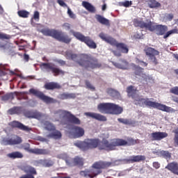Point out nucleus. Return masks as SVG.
<instances>
[{
  "instance_id": "obj_1",
  "label": "nucleus",
  "mask_w": 178,
  "mask_h": 178,
  "mask_svg": "<svg viewBox=\"0 0 178 178\" xmlns=\"http://www.w3.org/2000/svg\"><path fill=\"white\" fill-rule=\"evenodd\" d=\"M67 59H72L75 60L86 69H97V67H101V64L98 63V61L93 60L87 54H82L78 56L76 54H73L72 51H68L66 52Z\"/></svg>"
},
{
  "instance_id": "obj_2",
  "label": "nucleus",
  "mask_w": 178,
  "mask_h": 178,
  "mask_svg": "<svg viewBox=\"0 0 178 178\" xmlns=\"http://www.w3.org/2000/svg\"><path fill=\"white\" fill-rule=\"evenodd\" d=\"M134 24L136 27H140L149 31H155L158 35H163L168 31V26L165 25H157L156 23L147 20L146 22L138 19L134 20Z\"/></svg>"
},
{
  "instance_id": "obj_3",
  "label": "nucleus",
  "mask_w": 178,
  "mask_h": 178,
  "mask_svg": "<svg viewBox=\"0 0 178 178\" xmlns=\"http://www.w3.org/2000/svg\"><path fill=\"white\" fill-rule=\"evenodd\" d=\"M112 165V163L108 161H98L92 165V168L91 170H86L84 171H81V176L86 178H94L100 173H102V169H106Z\"/></svg>"
},
{
  "instance_id": "obj_4",
  "label": "nucleus",
  "mask_w": 178,
  "mask_h": 178,
  "mask_svg": "<svg viewBox=\"0 0 178 178\" xmlns=\"http://www.w3.org/2000/svg\"><path fill=\"white\" fill-rule=\"evenodd\" d=\"M135 105H139V106H150V108H154L162 111L163 112H173L172 107H169L166 105L152 102L149 99H143L142 97L138 98L134 101Z\"/></svg>"
},
{
  "instance_id": "obj_5",
  "label": "nucleus",
  "mask_w": 178,
  "mask_h": 178,
  "mask_svg": "<svg viewBox=\"0 0 178 178\" xmlns=\"http://www.w3.org/2000/svg\"><path fill=\"white\" fill-rule=\"evenodd\" d=\"M135 105H139V106H150V108H154L162 111L163 112H173L172 107H169L166 105L152 102L149 99H143L142 97L138 98L134 101Z\"/></svg>"
},
{
  "instance_id": "obj_6",
  "label": "nucleus",
  "mask_w": 178,
  "mask_h": 178,
  "mask_svg": "<svg viewBox=\"0 0 178 178\" xmlns=\"http://www.w3.org/2000/svg\"><path fill=\"white\" fill-rule=\"evenodd\" d=\"M54 118H56V121L63 122L64 120H70L71 123L74 124H80L81 121L74 115H72L70 112L66 111L65 110H57L54 111Z\"/></svg>"
},
{
  "instance_id": "obj_7",
  "label": "nucleus",
  "mask_w": 178,
  "mask_h": 178,
  "mask_svg": "<svg viewBox=\"0 0 178 178\" xmlns=\"http://www.w3.org/2000/svg\"><path fill=\"white\" fill-rule=\"evenodd\" d=\"M99 37L103 40L105 41V42H107L108 44H110L111 45H113L114 47H116L118 51H120L122 52V54H128L129 53V47H127V45L124 43H118L116 42V40H115L111 36H108L106 34L104 33H101L99 35Z\"/></svg>"
},
{
  "instance_id": "obj_8",
  "label": "nucleus",
  "mask_w": 178,
  "mask_h": 178,
  "mask_svg": "<svg viewBox=\"0 0 178 178\" xmlns=\"http://www.w3.org/2000/svg\"><path fill=\"white\" fill-rule=\"evenodd\" d=\"M99 139H86L83 142L76 141L74 143L75 147H77L82 151H87V149H90L91 148H97L98 145L100 144Z\"/></svg>"
},
{
  "instance_id": "obj_9",
  "label": "nucleus",
  "mask_w": 178,
  "mask_h": 178,
  "mask_svg": "<svg viewBox=\"0 0 178 178\" xmlns=\"http://www.w3.org/2000/svg\"><path fill=\"white\" fill-rule=\"evenodd\" d=\"M127 144V142L123 139H113L110 143L108 140L103 139L102 145H99V149H105L106 151H112L115 149V147L126 145Z\"/></svg>"
},
{
  "instance_id": "obj_10",
  "label": "nucleus",
  "mask_w": 178,
  "mask_h": 178,
  "mask_svg": "<svg viewBox=\"0 0 178 178\" xmlns=\"http://www.w3.org/2000/svg\"><path fill=\"white\" fill-rule=\"evenodd\" d=\"M70 33L76 38L77 40H79V41H81L82 42H85L89 48H92L93 49H95L97 48V44L92 40H91L90 37L88 36H84L83 34H81L80 32H74L73 30L70 31Z\"/></svg>"
},
{
  "instance_id": "obj_11",
  "label": "nucleus",
  "mask_w": 178,
  "mask_h": 178,
  "mask_svg": "<svg viewBox=\"0 0 178 178\" xmlns=\"http://www.w3.org/2000/svg\"><path fill=\"white\" fill-rule=\"evenodd\" d=\"M58 158H59L60 159H64L67 166H75V165H79V166H83V161L82 158L75 157L74 159H72L66 154H61L58 156Z\"/></svg>"
},
{
  "instance_id": "obj_12",
  "label": "nucleus",
  "mask_w": 178,
  "mask_h": 178,
  "mask_svg": "<svg viewBox=\"0 0 178 178\" xmlns=\"http://www.w3.org/2000/svg\"><path fill=\"white\" fill-rule=\"evenodd\" d=\"M67 133L71 138H79L84 136V129L80 127H71L67 131Z\"/></svg>"
},
{
  "instance_id": "obj_13",
  "label": "nucleus",
  "mask_w": 178,
  "mask_h": 178,
  "mask_svg": "<svg viewBox=\"0 0 178 178\" xmlns=\"http://www.w3.org/2000/svg\"><path fill=\"white\" fill-rule=\"evenodd\" d=\"M40 67L43 72H52L54 76L65 74V72L59 68L55 67V65L52 63H42L40 65Z\"/></svg>"
},
{
  "instance_id": "obj_14",
  "label": "nucleus",
  "mask_w": 178,
  "mask_h": 178,
  "mask_svg": "<svg viewBox=\"0 0 178 178\" xmlns=\"http://www.w3.org/2000/svg\"><path fill=\"white\" fill-rule=\"evenodd\" d=\"M44 129L49 131H53L52 134L47 135L49 138H60L62 137V134L59 131L55 130V126L49 122H45L44 123Z\"/></svg>"
},
{
  "instance_id": "obj_15",
  "label": "nucleus",
  "mask_w": 178,
  "mask_h": 178,
  "mask_svg": "<svg viewBox=\"0 0 178 178\" xmlns=\"http://www.w3.org/2000/svg\"><path fill=\"white\" fill-rule=\"evenodd\" d=\"M29 92H31V94H33V95H35V97H38V98H40V99H42V101L46 104H55V102H56V100L49 97L45 96L44 93L35 89H30Z\"/></svg>"
},
{
  "instance_id": "obj_16",
  "label": "nucleus",
  "mask_w": 178,
  "mask_h": 178,
  "mask_svg": "<svg viewBox=\"0 0 178 178\" xmlns=\"http://www.w3.org/2000/svg\"><path fill=\"white\" fill-rule=\"evenodd\" d=\"M145 52L147 56H149V58L150 60L154 63V65H156L158 62L156 61V56L159 55V51L158 50H156L155 49L152 47H145Z\"/></svg>"
},
{
  "instance_id": "obj_17",
  "label": "nucleus",
  "mask_w": 178,
  "mask_h": 178,
  "mask_svg": "<svg viewBox=\"0 0 178 178\" xmlns=\"http://www.w3.org/2000/svg\"><path fill=\"white\" fill-rule=\"evenodd\" d=\"M136 75L140 76L142 80H145L146 83H154V78L149 75L144 74L143 68L137 67L136 70Z\"/></svg>"
},
{
  "instance_id": "obj_18",
  "label": "nucleus",
  "mask_w": 178,
  "mask_h": 178,
  "mask_svg": "<svg viewBox=\"0 0 178 178\" xmlns=\"http://www.w3.org/2000/svg\"><path fill=\"white\" fill-rule=\"evenodd\" d=\"M112 103H100L97 106V109L100 113L111 115Z\"/></svg>"
},
{
  "instance_id": "obj_19",
  "label": "nucleus",
  "mask_w": 178,
  "mask_h": 178,
  "mask_svg": "<svg viewBox=\"0 0 178 178\" xmlns=\"http://www.w3.org/2000/svg\"><path fill=\"white\" fill-rule=\"evenodd\" d=\"M84 115L85 116H87V118H91L92 119H95V120H99V122H106V117L99 113L86 112L84 113Z\"/></svg>"
},
{
  "instance_id": "obj_20",
  "label": "nucleus",
  "mask_w": 178,
  "mask_h": 178,
  "mask_svg": "<svg viewBox=\"0 0 178 178\" xmlns=\"http://www.w3.org/2000/svg\"><path fill=\"white\" fill-rule=\"evenodd\" d=\"M166 137H168L166 132L156 131L150 134V138H152L153 141H161V140L166 138Z\"/></svg>"
},
{
  "instance_id": "obj_21",
  "label": "nucleus",
  "mask_w": 178,
  "mask_h": 178,
  "mask_svg": "<svg viewBox=\"0 0 178 178\" xmlns=\"http://www.w3.org/2000/svg\"><path fill=\"white\" fill-rule=\"evenodd\" d=\"M56 40H58L61 42H65V44H69V42L72 41V39L69 38V35L58 31H57Z\"/></svg>"
},
{
  "instance_id": "obj_22",
  "label": "nucleus",
  "mask_w": 178,
  "mask_h": 178,
  "mask_svg": "<svg viewBox=\"0 0 178 178\" xmlns=\"http://www.w3.org/2000/svg\"><path fill=\"white\" fill-rule=\"evenodd\" d=\"M127 92L128 97L134 99V102L136 101V99L138 100V98H140V96L137 93V90H136L133 86H129L127 89Z\"/></svg>"
},
{
  "instance_id": "obj_23",
  "label": "nucleus",
  "mask_w": 178,
  "mask_h": 178,
  "mask_svg": "<svg viewBox=\"0 0 178 178\" xmlns=\"http://www.w3.org/2000/svg\"><path fill=\"white\" fill-rule=\"evenodd\" d=\"M123 112V108L118 104L112 103L110 115H120Z\"/></svg>"
},
{
  "instance_id": "obj_24",
  "label": "nucleus",
  "mask_w": 178,
  "mask_h": 178,
  "mask_svg": "<svg viewBox=\"0 0 178 178\" xmlns=\"http://www.w3.org/2000/svg\"><path fill=\"white\" fill-rule=\"evenodd\" d=\"M41 33H42L44 35H49V37H53V38H56V35L58 34V31L55 29H42Z\"/></svg>"
},
{
  "instance_id": "obj_25",
  "label": "nucleus",
  "mask_w": 178,
  "mask_h": 178,
  "mask_svg": "<svg viewBox=\"0 0 178 178\" xmlns=\"http://www.w3.org/2000/svg\"><path fill=\"white\" fill-rule=\"evenodd\" d=\"M30 154H35V155H47L49 154V150L47 149L34 148L30 150Z\"/></svg>"
},
{
  "instance_id": "obj_26",
  "label": "nucleus",
  "mask_w": 178,
  "mask_h": 178,
  "mask_svg": "<svg viewBox=\"0 0 178 178\" xmlns=\"http://www.w3.org/2000/svg\"><path fill=\"white\" fill-rule=\"evenodd\" d=\"M141 161H145V156L143 155H137V156H131L127 159V162H141Z\"/></svg>"
},
{
  "instance_id": "obj_27",
  "label": "nucleus",
  "mask_w": 178,
  "mask_h": 178,
  "mask_svg": "<svg viewBox=\"0 0 178 178\" xmlns=\"http://www.w3.org/2000/svg\"><path fill=\"white\" fill-rule=\"evenodd\" d=\"M22 170L25 173H29V175H32L34 176V175H37V171L35 170V168L31 165H24L22 167Z\"/></svg>"
},
{
  "instance_id": "obj_28",
  "label": "nucleus",
  "mask_w": 178,
  "mask_h": 178,
  "mask_svg": "<svg viewBox=\"0 0 178 178\" xmlns=\"http://www.w3.org/2000/svg\"><path fill=\"white\" fill-rule=\"evenodd\" d=\"M82 6L90 13H95V7L88 1H83Z\"/></svg>"
},
{
  "instance_id": "obj_29",
  "label": "nucleus",
  "mask_w": 178,
  "mask_h": 178,
  "mask_svg": "<svg viewBox=\"0 0 178 178\" xmlns=\"http://www.w3.org/2000/svg\"><path fill=\"white\" fill-rule=\"evenodd\" d=\"M165 169L170 170L175 175L178 176V165L176 163H170L166 167Z\"/></svg>"
},
{
  "instance_id": "obj_30",
  "label": "nucleus",
  "mask_w": 178,
  "mask_h": 178,
  "mask_svg": "<svg viewBox=\"0 0 178 178\" xmlns=\"http://www.w3.org/2000/svg\"><path fill=\"white\" fill-rule=\"evenodd\" d=\"M11 126L13 127H17L18 129H20V130H24V131H29L30 128L27 126H24L23 124L17 122V121H13L11 123Z\"/></svg>"
},
{
  "instance_id": "obj_31",
  "label": "nucleus",
  "mask_w": 178,
  "mask_h": 178,
  "mask_svg": "<svg viewBox=\"0 0 178 178\" xmlns=\"http://www.w3.org/2000/svg\"><path fill=\"white\" fill-rule=\"evenodd\" d=\"M112 63L118 69L126 70L129 67V63L124 60H121L119 63L112 62Z\"/></svg>"
},
{
  "instance_id": "obj_32",
  "label": "nucleus",
  "mask_w": 178,
  "mask_h": 178,
  "mask_svg": "<svg viewBox=\"0 0 178 178\" xmlns=\"http://www.w3.org/2000/svg\"><path fill=\"white\" fill-rule=\"evenodd\" d=\"M26 116L27 118H31L32 119H38V120H40L41 118H42V114H41V113L40 112L34 111L26 113Z\"/></svg>"
},
{
  "instance_id": "obj_33",
  "label": "nucleus",
  "mask_w": 178,
  "mask_h": 178,
  "mask_svg": "<svg viewBox=\"0 0 178 178\" xmlns=\"http://www.w3.org/2000/svg\"><path fill=\"white\" fill-rule=\"evenodd\" d=\"M106 92L107 94H108V95L113 97V98L120 99V93H119V92H118L117 90H115L112 88H108L107 89Z\"/></svg>"
},
{
  "instance_id": "obj_34",
  "label": "nucleus",
  "mask_w": 178,
  "mask_h": 178,
  "mask_svg": "<svg viewBox=\"0 0 178 178\" xmlns=\"http://www.w3.org/2000/svg\"><path fill=\"white\" fill-rule=\"evenodd\" d=\"M8 158L10 159H22L23 158V154L20 152H13L7 154Z\"/></svg>"
},
{
  "instance_id": "obj_35",
  "label": "nucleus",
  "mask_w": 178,
  "mask_h": 178,
  "mask_svg": "<svg viewBox=\"0 0 178 178\" xmlns=\"http://www.w3.org/2000/svg\"><path fill=\"white\" fill-rule=\"evenodd\" d=\"M95 19L101 23V24H104L105 26H109V20L99 15L95 16Z\"/></svg>"
},
{
  "instance_id": "obj_36",
  "label": "nucleus",
  "mask_w": 178,
  "mask_h": 178,
  "mask_svg": "<svg viewBox=\"0 0 178 178\" xmlns=\"http://www.w3.org/2000/svg\"><path fill=\"white\" fill-rule=\"evenodd\" d=\"M0 49L3 52H10L12 51V44L10 43L3 44L0 42Z\"/></svg>"
},
{
  "instance_id": "obj_37",
  "label": "nucleus",
  "mask_w": 178,
  "mask_h": 178,
  "mask_svg": "<svg viewBox=\"0 0 178 178\" xmlns=\"http://www.w3.org/2000/svg\"><path fill=\"white\" fill-rule=\"evenodd\" d=\"M46 90H54L55 88H60V85L57 83L51 82L44 85Z\"/></svg>"
},
{
  "instance_id": "obj_38",
  "label": "nucleus",
  "mask_w": 178,
  "mask_h": 178,
  "mask_svg": "<svg viewBox=\"0 0 178 178\" xmlns=\"http://www.w3.org/2000/svg\"><path fill=\"white\" fill-rule=\"evenodd\" d=\"M76 95L74 93H63L60 95L59 98L60 99H70V98H75Z\"/></svg>"
},
{
  "instance_id": "obj_39",
  "label": "nucleus",
  "mask_w": 178,
  "mask_h": 178,
  "mask_svg": "<svg viewBox=\"0 0 178 178\" xmlns=\"http://www.w3.org/2000/svg\"><path fill=\"white\" fill-rule=\"evenodd\" d=\"M10 138H11V145H16L17 144H20L22 142V138L17 136H13Z\"/></svg>"
},
{
  "instance_id": "obj_40",
  "label": "nucleus",
  "mask_w": 178,
  "mask_h": 178,
  "mask_svg": "<svg viewBox=\"0 0 178 178\" xmlns=\"http://www.w3.org/2000/svg\"><path fill=\"white\" fill-rule=\"evenodd\" d=\"M18 16L19 17H23V19H27L30 16V12L24 10H22L17 12Z\"/></svg>"
},
{
  "instance_id": "obj_41",
  "label": "nucleus",
  "mask_w": 178,
  "mask_h": 178,
  "mask_svg": "<svg viewBox=\"0 0 178 178\" xmlns=\"http://www.w3.org/2000/svg\"><path fill=\"white\" fill-rule=\"evenodd\" d=\"M149 8L152 9L154 8H159L161 6V3L156 0H149L148 2Z\"/></svg>"
},
{
  "instance_id": "obj_42",
  "label": "nucleus",
  "mask_w": 178,
  "mask_h": 178,
  "mask_svg": "<svg viewBox=\"0 0 178 178\" xmlns=\"http://www.w3.org/2000/svg\"><path fill=\"white\" fill-rule=\"evenodd\" d=\"M0 143L1 145H12L11 138H3Z\"/></svg>"
},
{
  "instance_id": "obj_43",
  "label": "nucleus",
  "mask_w": 178,
  "mask_h": 178,
  "mask_svg": "<svg viewBox=\"0 0 178 178\" xmlns=\"http://www.w3.org/2000/svg\"><path fill=\"white\" fill-rule=\"evenodd\" d=\"M119 6H124V8H129L133 5V2L131 1H124L118 3Z\"/></svg>"
},
{
  "instance_id": "obj_44",
  "label": "nucleus",
  "mask_w": 178,
  "mask_h": 178,
  "mask_svg": "<svg viewBox=\"0 0 178 178\" xmlns=\"http://www.w3.org/2000/svg\"><path fill=\"white\" fill-rule=\"evenodd\" d=\"M160 156H163V158H165V159H169L170 158V153L168 151H160Z\"/></svg>"
},
{
  "instance_id": "obj_45",
  "label": "nucleus",
  "mask_w": 178,
  "mask_h": 178,
  "mask_svg": "<svg viewBox=\"0 0 178 178\" xmlns=\"http://www.w3.org/2000/svg\"><path fill=\"white\" fill-rule=\"evenodd\" d=\"M172 34H177V29H172L169 31H168L163 36V38H168V37H170Z\"/></svg>"
},
{
  "instance_id": "obj_46",
  "label": "nucleus",
  "mask_w": 178,
  "mask_h": 178,
  "mask_svg": "<svg viewBox=\"0 0 178 178\" xmlns=\"http://www.w3.org/2000/svg\"><path fill=\"white\" fill-rule=\"evenodd\" d=\"M67 13L69 17H70V19H76V14H74V13H73V11H72L70 8H69V7H67Z\"/></svg>"
},
{
  "instance_id": "obj_47",
  "label": "nucleus",
  "mask_w": 178,
  "mask_h": 178,
  "mask_svg": "<svg viewBox=\"0 0 178 178\" xmlns=\"http://www.w3.org/2000/svg\"><path fill=\"white\" fill-rule=\"evenodd\" d=\"M57 3H58L60 6H62V8H68L67 4H66L63 0H57Z\"/></svg>"
},
{
  "instance_id": "obj_48",
  "label": "nucleus",
  "mask_w": 178,
  "mask_h": 178,
  "mask_svg": "<svg viewBox=\"0 0 178 178\" xmlns=\"http://www.w3.org/2000/svg\"><path fill=\"white\" fill-rule=\"evenodd\" d=\"M118 120L120 123H123V124H129L130 123L129 120L124 118H118Z\"/></svg>"
},
{
  "instance_id": "obj_49",
  "label": "nucleus",
  "mask_w": 178,
  "mask_h": 178,
  "mask_svg": "<svg viewBox=\"0 0 178 178\" xmlns=\"http://www.w3.org/2000/svg\"><path fill=\"white\" fill-rule=\"evenodd\" d=\"M15 94H16V92L6 95L3 97V99H13V95H15Z\"/></svg>"
},
{
  "instance_id": "obj_50",
  "label": "nucleus",
  "mask_w": 178,
  "mask_h": 178,
  "mask_svg": "<svg viewBox=\"0 0 178 178\" xmlns=\"http://www.w3.org/2000/svg\"><path fill=\"white\" fill-rule=\"evenodd\" d=\"M86 87L91 90L92 91H94L95 90V88L88 81H86Z\"/></svg>"
},
{
  "instance_id": "obj_51",
  "label": "nucleus",
  "mask_w": 178,
  "mask_h": 178,
  "mask_svg": "<svg viewBox=\"0 0 178 178\" xmlns=\"http://www.w3.org/2000/svg\"><path fill=\"white\" fill-rule=\"evenodd\" d=\"M33 19L35 20H40V13L38 11H35L33 13Z\"/></svg>"
},
{
  "instance_id": "obj_52",
  "label": "nucleus",
  "mask_w": 178,
  "mask_h": 178,
  "mask_svg": "<svg viewBox=\"0 0 178 178\" xmlns=\"http://www.w3.org/2000/svg\"><path fill=\"white\" fill-rule=\"evenodd\" d=\"M170 92H172V94H175V95H178V87L176 86V87L171 88Z\"/></svg>"
},
{
  "instance_id": "obj_53",
  "label": "nucleus",
  "mask_w": 178,
  "mask_h": 178,
  "mask_svg": "<svg viewBox=\"0 0 178 178\" xmlns=\"http://www.w3.org/2000/svg\"><path fill=\"white\" fill-rule=\"evenodd\" d=\"M24 149H25V151H27V152H29V153H30V151L33 149L30 148V144L29 143H25L24 145Z\"/></svg>"
},
{
  "instance_id": "obj_54",
  "label": "nucleus",
  "mask_w": 178,
  "mask_h": 178,
  "mask_svg": "<svg viewBox=\"0 0 178 178\" xmlns=\"http://www.w3.org/2000/svg\"><path fill=\"white\" fill-rule=\"evenodd\" d=\"M17 113V108L16 107L10 108L8 111V113H10V115H15V113Z\"/></svg>"
},
{
  "instance_id": "obj_55",
  "label": "nucleus",
  "mask_w": 178,
  "mask_h": 178,
  "mask_svg": "<svg viewBox=\"0 0 178 178\" xmlns=\"http://www.w3.org/2000/svg\"><path fill=\"white\" fill-rule=\"evenodd\" d=\"M63 27L64 30H66L67 31L70 30V24L69 23H65L62 25Z\"/></svg>"
},
{
  "instance_id": "obj_56",
  "label": "nucleus",
  "mask_w": 178,
  "mask_h": 178,
  "mask_svg": "<svg viewBox=\"0 0 178 178\" xmlns=\"http://www.w3.org/2000/svg\"><path fill=\"white\" fill-rule=\"evenodd\" d=\"M136 62L140 65V66H147V63H145L144 61L140 60L138 58H136Z\"/></svg>"
},
{
  "instance_id": "obj_57",
  "label": "nucleus",
  "mask_w": 178,
  "mask_h": 178,
  "mask_svg": "<svg viewBox=\"0 0 178 178\" xmlns=\"http://www.w3.org/2000/svg\"><path fill=\"white\" fill-rule=\"evenodd\" d=\"M37 140H38V141H41L42 143H48V139L44 138H42V137H41V136H38V137L37 138Z\"/></svg>"
},
{
  "instance_id": "obj_58",
  "label": "nucleus",
  "mask_w": 178,
  "mask_h": 178,
  "mask_svg": "<svg viewBox=\"0 0 178 178\" xmlns=\"http://www.w3.org/2000/svg\"><path fill=\"white\" fill-rule=\"evenodd\" d=\"M120 50L118 49L116 51H113V54L115 55V56H122V53H120Z\"/></svg>"
},
{
  "instance_id": "obj_59",
  "label": "nucleus",
  "mask_w": 178,
  "mask_h": 178,
  "mask_svg": "<svg viewBox=\"0 0 178 178\" xmlns=\"http://www.w3.org/2000/svg\"><path fill=\"white\" fill-rule=\"evenodd\" d=\"M8 35L4 33H0V40H8Z\"/></svg>"
},
{
  "instance_id": "obj_60",
  "label": "nucleus",
  "mask_w": 178,
  "mask_h": 178,
  "mask_svg": "<svg viewBox=\"0 0 178 178\" xmlns=\"http://www.w3.org/2000/svg\"><path fill=\"white\" fill-rule=\"evenodd\" d=\"M45 163L46 166H52V165H54V162L51 160H47Z\"/></svg>"
},
{
  "instance_id": "obj_61",
  "label": "nucleus",
  "mask_w": 178,
  "mask_h": 178,
  "mask_svg": "<svg viewBox=\"0 0 178 178\" xmlns=\"http://www.w3.org/2000/svg\"><path fill=\"white\" fill-rule=\"evenodd\" d=\"M153 168H155V169H159V168H161V164H159L158 162H154Z\"/></svg>"
},
{
  "instance_id": "obj_62",
  "label": "nucleus",
  "mask_w": 178,
  "mask_h": 178,
  "mask_svg": "<svg viewBox=\"0 0 178 178\" xmlns=\"http://www.w3.org/2000/svg\"><path fill=\"white\" fill-rule=\"evenodd\" d=\"M165 17L167 20H172V19H173V14H167L165 15Z\"/></svg>"
},
{
  "instance_id": "obj_63",
  "label": "nucleus",
  "mask_w": 178,
  "mask_h": 178,
  "mask_svg": "<svg viewBox=\"0 0 178 178\" xmlns=\"http://www.w3.org/2000/svg\"><path fill=\"white\" fill-rule=\"evenodd\" d=\"M175 141L178 145V128L175 129Z\"/></svg>"
},
{
  "instance_id": "obj_64",
  "label": "nucleus",
  "mask_w": 178,
  "mask_h": 178,
  "mask_svg": "<svg viewBox=\"0 0 178 178\" xmlns=\"http://www.w3.org/2000/svg\"><path fill=\"white\" fill-rule=\"evenodd\" d=\"M58 63H60V65H65V61L62 60H59Z\"/></svg>"
}]
</instances>
